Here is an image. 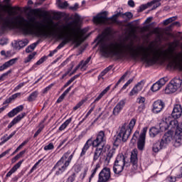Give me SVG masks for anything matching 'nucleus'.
I'll list each match as a JSON object with an SVG mask.
<instances>
[{
	"label": "nucleus",
	"instance_id": "obj_17",
	"mask_svg": "<svg viewBox=\"0 0 182 182\" xmlns=\"http://www.w3.org/2000/svg\"><path fill=\"white\" fill-rule=\"evenodd\" d=\"M164 107H166V104L164 102H163L161 100H158L153 104L152 112L155 114H157L158 113H160V112H161Z\"/></svg>",
	"mask_w": 182,
	"mask_h": 182
},
{
	"label": "nucleus",
	"instance_id": "obj_48",
	"mask_svg": "<svg viewBox=\"0 0 182 182\" xmlns=\"http://www.w3.org/2000/svg\"><path fill=\"white\" fill-rule=\"evenodd\" d=\"M90 107H91V108L90 109V110L87 112V113L85 116V119H87V117H89V116H90V114H92V112H93V110H95V107H96V105H95V102H92L90 105Z\"/></svg>",
	"mask_w": 182,
	"mask_h": 182
},
{
	"label": "nucleus",
	"instance_id": "obj_50",
	"mask_svg": "<svg viewBox=\"0 0 182 182\" xmlns=\"http://www.w3.org/2000/svg\"><path fill=\"white\" fill-rule=\"evenodd\" d=\"M176 19H177V16L170 17L164 21V25H168V23H171V22H173Z\"/></svg>",
	"mask_w": 182,
	"mask_h": 182
},
{
	"label": "nucleus",
	"instance_id": "obj_43",
	"mask_svg": "<svg viewBox=\"0 0 182 182\" xmlns=\"http://www.w3.org/2000/svg\"><path fill=\"white\" fill-rule=\"evenodd\" d=\"M19 60V58H15L9 60V61L6 62V65H7L8 68H11V66H14L16 62Z\"/></svg>",
	"mask_w": 182,
	"mask_h": 182
},
{
	"label": "nucleus",
	"instance_id": "obj_42",
	"mask_svg": "<svg viewBox=\"0 0 182 182\" xmlns=\"http://www.w3.org/2000/svg\"><path fill=\"white\" fill-rule=\"evenodd\" d=\"M99 168H100V165L98 164L96 165L95 168L91 171L92 173L89 178L90 182L92 181V178H93V177H95V176L96 175V173H97V170H99Z\"/></svg>",
	"mask_w": 182,
	"mask_h": 182
},
{
	"label": "nucleus",
	"instance_id": "obj_2",
	"mask_svg": "<svg viewBox=\"0 0 182 182\" xmlns=\"http://www.w3.org/2000/svg\"><path fill=\"white\" fill-rule=\"evenodd\" d=\"M35 21V17H31L26 20L22 16H16L13 21L9 16L4 18V14L0 13V22H2V26L5 29L16 26L22 31L24 35H35L38 38H56V31H47L41 28L35 29L33 26H31V23H34Z\"/></svg>",
	"mask_w": 182,
	"mask_h": 182
},
{
	"label": "nucleus",
	"instance_id": "obj_32",
	"mask_svg": "<svg viewBox=\"0 0 182 182\" xmlns=\"http://www.w3.org/2000/svg\"><path fill=\"white\" fill-rule=\"evenodd\" d=\"M34 15H38V16H48V12L45 11H41V9H35L32 10Z\"/></svg>",
	"mask_w": 182,
	"mask_h": 182
},
{
	"label": "nucleus",
	"instance_id": "obj_29",
	"mask_svg": "<svg viewBox=\"0 0 182 182\" xmlns=\"http://www.w3.org/2000/svg\"><path fill=\"white\" fill-rule=\"evenodd\" d=\"M111 85H108L103 91L97 97V98L94 100L93 103H97L99 102L102 97H103L109 90H110Z\"/></svg>",
	"mask_w": 182,
	"mask_h": 182
},
{
	"label": "nucleus",
	"instance_id": "obj_60",
	"mask_svg": "<svg viewBox=\"0 0 182 182\" xmlns=\"http://www.w3.org/2000/svg\"><path fill=\"white\" fill-rule=\"evenodd\" d=\"M23 86H25V82H21L16 87H15V88L14 89V92H18V90H19V89H21V87H23Z\"/></svg>",
	"mask_w": 182,
	"mask_h": 182
},
{
	"label": "nucleus",
	"instance_id": "obj_7",
	"mask_svg": "<svg viewBox=\"0 0 182 182\" xmlns=\"http://www.w3.org/2000/svg\"><path fill=\"white\" fill-rule=\"evenodd\" d=\"M70 151H68L64 153L60 159L55 164L52 171H55V176H60L66 171L68 167H69L73 156H75V151L71 154Z\"/></svg>",
	"mask_w": 182,
	"mask_h": 182
},
{
	"label": "nucleus",
	"instance_id": "obj_11",
	"mask_svg": "<svg viewBox=\"0 0 182 182\" xmlns=\"http://www.w3.org/2000/svg\"><path fill=\"white\" fill-rule=\"evenodd\" d=\"M112 21V22H116L117 21V17H115L114 15L107 18V11H103L98 14L97 16L93 17V22L95 23H106L107 21Z\"/></svg>",
	"mask_w": 182,
	"mask_h": 182
},
{
	"label": "nucleus",
	"instance_id": "obj_18",
	"mask_svg": "<svg viewBox=\"0 0 182 182\" xmlns=\"http://www.w3.org/2000/svg\"><path fill=\"white\" fill-rule=\"evenodd\" d=\"M124 106H126V100H120L113 109V116H119V114H120V112L123 110Z\"/></svg>",
	"mask_w": 182,
	"mask_h": 182
},
{
	"label": "nucleus",
	"instance_id": "obj_56",
	"mask_svg": "<svg viewBox=\"0 0 182 182\" xmlns=\"http://www.w3.org/2000/svg\"><path fill=\"white\" fill-rule=\"evenodd\" d=\"M147 8H150V5H149V3L141 5L139 6V12H143V11H146Z\"/></svg>",
	"mask_w": 182,
	"mask_h": 182
},
{
	"label": "nucleus",
	"instance_id": "obj_53",
	"mask_svg": "<svg viewBox=\"0 0 182 182\" xmlns=\"http://www.w3.org/2000/svg\"><path fill=\"white\" fill-rule=\"evenodd\" d=\"M85 102H86L85 100H82L81 101H80V102L73 107V110H77V109H79L81 106H83V105L85 104Z\"/></svg>",
	"mask_w": 182,
	"mask_h": 182
},
{
	"label": "nucleus",
	"instance_id": "obj_21",
	"mask_svg": "<svg viewBox=\"0 0 182 182\" xmlns=\"http://www.w3.org/2000/svg\"><path fill=\"white\" fill-rule=\"evenodd\" d=\"M26 116V112H22L20 114H18V116H16L8 125L7 129H12V127H14V126H15V124L19 123V122H21V120H22L23 119V117H25Z\"/></svg>",
	"mask_w": 182,
	"mask_h": 182
},
{
	"label": "nucleus",
	"instance_id": "obj_33",
	"mask_svg": "<svg viewBox=\"0 0 182 182\" xmlns=\"http://www.w3.org/2000/svg\"><path fill=\"white\" fill-rule=\"evenodd\" d=\"M148 5H149V7L152 6L151 10L154 11V9H157V8H159L161 4L160 1H159V0H153L150 2H148Z\"/></svg>",
	"mask_w": 182,
	"mask_h": 182
},
{
	"label": "nucleus",
	"instance_id": "obj_49",
	"mask_svg": "<svg viewBox=\"0 0 182 182\" xmlns=\"http://www.w3.org/2000/svg\"><path fill=\"white\" fill-rule=\"evenodd\" d=\"M15 134H16V131H14L10 135H9V136L4 138V140L1 142V144H4V143H6L8 140H11V139H12Z\"/></svg>",
	"mask_w": 182,
	"mask_h": 182
},
{
	"label": "nucleus",
	"instance_id": "obj_4",
	"mask_svg": "<svg viewBox=\"0 0 182 182\" xmlns=\"http://www.w3.org/2000/svg\"><path fill=\"white\" fill-rule=\"evenodd\" d=\"M98 43H100V52L105 58H114L115 56L117 60L127 59V55L123 53V51L119 50L120 45L117 42H106L101 38Z\"/></svg>",
	"mask_w": 182,
	"mask_h": 182
},
{
	"label": "nucleus",
	"instance_id": "obj_57",
	"mask_svg": "<svg viewBox=\"0 0 182 182\" xmlns=\"http://www.w3.org/2000/svg\"><path fill=\"white\" fill-rule=\"evenodd\" d=\"M55 149V146L53 143H50L48 145L44 146V150L48 151V150H53Z\"/></svg>",
	"mask_w": 182,
	"mask_h": 182
},
{
	"label": "nucleus",
	"instance_id": "obj_22",
	"mask_svg": "<svg viewBox=\"0 0 182 182\" xmlns=\"http://www.w3.org/2000/svg\"><path fill=\"white\" fill-rule=\"evenodd\" d=\"M124 164L122 163H117V161H114L113 166V171L114 174L119 175L123 170H124Z\"/></svg>",
	"mask_w": 182,
	"mask_h": 182
},
{
	"label": "nucleus",
	"instance_id": "obj_9",
	"mask_svg": "<svg viewBox=\"0 0 182 182\" xmlns=\"http://www.w3.org/2000/svg\"><path fill=\"white\" fill-rule=\"evenodd\" d=\"M173 140V132L168 131L164 134L161 140L156 141L152 147V150L154 153H159L160 150L166 149L167 144Z\"/></svg>",
	"mask_w": 182,
	"mask_h": 182
},
{
	"label": "nucleus",
	"instance_id": "obj_38",
	"mask_svg": "<svg viewBox=\"0 0 182 182\" xmlns=\"http://www.w3.org/2000/svg\"><path fill=\"white\" fill-rule=\"evenodd\" d=\"M56 4L60 9H66V8L69 6V4H68V1L62 2L60 0H58Z\"/></svg>",
	"mask_w": 182,
	"mask_h": 182
},
{
	"label": "nucleus",
	"instance_id": "obj_10",
	"mask_svg": "<svg viewBox=\"0 0 182 182\" xmlns=\"http://www.w3.org/2000/svg\"><path fill=\"white\" fill-rule=\"evenodd\" d=\"M181 85L182 77H176L173 78L165 88V93H166V95H170V93H174L177 92V90L181 87Z\"/></svg>",
	"mask_w": 182,
	"mask_h": 182
},
{
	"label": "nucleus",
	"instance_id": "obj_3",
	"mask_svg": "<svg viewBox=\"0 0 182 182\" xmlns=\"http://www.w3.org/2000/svg\"><path fill=\"white\" fill-rule=\"evenodd\" d=\"M105 131H100L97 134L95 139H92L90 138L84 144L82 151L80 154V157H83L87 151L89 149H90V146L92 147H96L94 155H93V161H97L99 160V157H100L106 150L104 149L105 144H106V139H105Z\"/></svg>",
	"mask_w": 182,
	"mask_h": 182
},
{
	"label": "nucleus",
	"instance_id": "obj_23",
	"mask_svg": "<svg viewBox=\"0 0 182 182\" xmlns=\"http://www.w3.org/2000/svg\"><path fill=\"white\" fill-rule=\"evenodd\" d=\"M28 43H29V40L28 39L21 40V41H19L18 42H16L14 43V48L16 50H21V49H22L23 48H25V46H26Z\"/></svg>",
	"mask_w": 182,
	"mask_h": 182
},
{
	"label": "nucleus",
	"instance_id": "obj_19",
	"mask_svg": "<svg viewBox=\"0 0 182 182\" xmlns=\"http://www.w3.org/2000/svg\"><path fill=\"white\" fill-rule=\"evenodd\" d=\"M182 114V107L180 104H176L173 106V111L171 112V117L173 119H180Z\"/></svg>",
	"mask_w": 182,
	"mask_h": 182
},
{
	"label": "nucleus",
	"instance_id": "obj_24",
	"mask_svg": "<svg viewBox=\"0 0 182 182\" xmlns=\"http://www.w3.org/2000/svg\"><path fill=\"white\" fill-rule=\"evenodd\" d=\"M22 110H23V105H19L16 108L13 109L11 111H10L7 114V116L8 117H10V118L15 117V116H16L18 113H21Z\"/></svg>",
	"mask_w": 182,
	"mask_h": 182
},
{
	"label": "nucleus",
	"instance_id": "obj_34",
	"mask_svg": "<svg viewBox=\"0 0 182 182\" xmlns=\"http://www.w3.org/2000/svg\"><path fill=\"white\" fill-rule=\"evenodd\" d=\"M159 133H160V129H159V128L152 127L149 129V136H150V137H156L157 136V134H159Z\"/></svg>",
	"mask_w": 182,
	"mask_h": 182
},
{
	"label": "nucleus",
	"instance_id": "obj_27",
	"mask_svg": "<svg viewBox=\"0 0 182 182\" xmlns=\"http://www.w3.org/2000/svg\"><path fill=\"white\" fill-rule=\"evenodd\" d=\"M170 121V117L165 119V121H162L159 124V129L161 132H166L168 129V122Z\"/></svg>",
	"mask_w": 182,
	"mask_h": 182
},
{
	"label": "nucleus",
	"instance_id": "obj_40",
	"mask_svg": "<svg viewBox=\"0 0 182 182\" xmlns=\"http://www.w3.org/2000/svg\"><path fill=\"white\" fill-rule=\"evenodd\" d=\"M43 129H45V125L43 124V122H42L39 124V128L36 131V132L34 134L33 139H36V137H38V136H39V134H41V133L42 130H43Z\"/></svg>",
	"mask_w": 182,
	"mask_h": 182
},
{
	"label": "nucleus",
	"instance_id": "obj_14",
	"mask_svg": "<svg viewBox=\"0 0 182 182\" xmlns=\"http://www.w3.org/2000/svg\"><path fill=\"white\" fill-rule=\"evenodd\" d=\"M148 129L147 127H144L138 139L137 149L138 150H140V151H143L146 146V133H147Z\"/></svg>",
	"mask_w": 182,
	"mask_h": 182
},
{
	"label": "nucleus",
	"instance_id": "obj_28",
	"mask_svg": "<svg viewBox=\"0 0 182 182\" xmlns=\"http://www.w3.org/2000/svg\"><path fill=\"white\" fill-rule=\"evenodd\" d=\"M127 159V157L124 156L123 154H119L117 156L115 161H117V163H121L122 164H124V166H126V164H127V161H126Z\"/></svg>",
	"mask_w": 182,
	"mask_h": 182
},
{
	"label": "nucleus",
	"instance_id": "obj_62",
	"mask_svg": "<svg viewBox=\"0 0 182 182\" xmlns=\"http://www.w3.org/2000/svg\"><path fill=\"white\" fill-rule=\"evenodd\" d=\"M21 96V92H17L10 97V99L12 100H15L17 97H19Z\"/></svg>",
	"mask_w": 182,
	"mask_h": 182
},
{
	"label": "nucleus",
	"instance_id": "obj_52",
	"mask_svg": "<svg viewBox=\"0 0 182 182\" xmlns=\"http://www.w3.org/2000/svg\"><path fill=\"white\" fill-rule=\"evenodd\" d=\"M36 55V52H33V53L28 55V56L24 59V63H29V62H31V60L33 58H35V55Z\"/></svg>",
	"mask_w": 182,
	"mask_h": 182
},
{
	"label": "nucleus",
	"instance_id": "obj_26",
	"mask_svg": "<svg viewBox=\"0 0 182 182\" xmlns=\"http://www.w3.org/2000/svg\"><path fill=\"white\" fill-rule=\"evenodd\" d=\"M22 163H23V160L18 161L15 166H14V167L6 173V177L7 178L8 177H11L14 173H15L16 170H18V168L22 166Z\"/></svg>",
	"mask_w": 182,
	"mask_h": 182
},
{
	"label": "nucleus",
	"instance_id": "obj_46",
	"mask_svg": "<svg viewBox=\"0 0 182 182\" xmlns=\"http://www.w3.org/2000/svg\"><path fill=\"white\" fill-rule=\"evenodd\" d=\"M78 34L75 33L76 35L78 36V38H83L85 33H87V28H82V29H78L77 30Z\"/></svg>",
	"mask_w": 182,
	"mask_h": 182
},
{
	"label": "nucleus",
	"instance_id": "obj_25",
	"mask_svg": "<svg viewBox=\"0 0 182 182\" xmlns=\"http://www.w3.org/2000/svg\"><path fill=\"white\" fill-rule=\"evenodd\" d=\"M181 138H182V131H177L175 132V142L173 144V146L175 147H180L181 146Z\"/></svg>",
	"mask_w": 182,
	"mask_h": 182
},
{
	"label": "nucleus",
	"instance_id": "obj_47",
	"mask_svg": "<svg viewBox=\"0 0 182 182\" xmlns=\"http://www.w3.org/2000/svg\"><path fill=\"white\" fill-rule=\"evenodd\" d=\"M160 89H161V87L157 82L153 84V85L151 87V90L152 92H157L158 90H160Z\"/></svg>",
	"mask_w": 182,
	"mask_h": 182
},
{
	"label": "nucleus",
	"instance_id": "obj_61",
	"mask_svg": "<svg viewBox=\"0 0 182 182\" xmlns=\"http://www.w3.org/2000/svg\"><path fill=\"white\" fill-rule=\"evenodd\" d=\"M8 65L6 63H4L2 65L0 66V72H4V70H6L8 69Z\"/></svg>",
	"mask_w": 182,
	"mask_h": 182
},
{
	"label": "nucleus",
	"instance_id": "obj_39",
	"mask_svg": "<svg viewBox=\"0 0 182 182\" xmlns=\"http://www.w3.org/2000/svg\"><path fill=\"white\" fill-rule=\"evenodd\" d=\"M72 122V118H69L67 119L64 123H63L60 127H59L60 132L63 131L70 123Z\"/></svg>",
	"mask_w": 182,
	"mask_h": 182
},
{
	"label": "nucleus",
	"instance_id": "obj_51",
	"mask_svg": "<svg viewBox=\"0 0 182 182\" xmlns=\"http://www.w3.org/2000/svg\"><path fill=\"white\" fill-rule=\"evenodd\" d=\"M139 131H136L134 133L133 136L131 139V143H132V144H134L136 143V141H137V138L139 137Z\"/></svg>",
	"mask_w": 182,
	"mask_h": 182
},
{
	"label": "nucleus",
	"instance_id": "obj_45",
	"mask_svg": "<svg viewBox=\"0 0 182 182\" xmlns=\"http://www.w3.org/2000/svg\"><path fill=\"white\" fill-rule=\"evenodd\" d=\"M127 75H129V71H127L121 77L120 79L118 80V82L116 83L115 86L114 87L113 89H116L117 87V86H119L120 85V83L122 82V80H124V79H126V77L127 76Z\"/></svg>",
	"mask_w": 182,
	"mask_h": 182
},
{
	"label": "nucleus",
	"instance_id": "obj_41",
	"mask_svg": "<svg viewBox=\"0 0 182 182\" xmlns=\"http://www.w3.org/2000/svg\"><path fill=\"white\" fill-rule=\"evenodd\" d=\"M12 73V70H9L6 73H3L0 75V82H4V80H6L8 79V76Z\"/></svg>",
	"mask_w": 182,
	"mask_h": 182
},
{
	"label": "nucleus",
	"instance_id": "obj_36",
	"mask_svg": "<svg viewBox=\"0 0 182 182\" xmlns=\"http://www.w3.org/2000/svg\"><path fill=\"white\" fill-rule=\"evenodd\" d=\"M92 60V56H90L87 58V60L84 61V60H82L79 65H80L81 67V70H86V68H87V63H89V62H90V60Z\"/></svg>",
	"mask_w": 182,
	"mask_h": 182
},
{
	"label": "nucleus",
	"instance_id": "obj_44",
	"mask_svg": "<svg viewBox=\"0 0 182 182\" xmlns=\"http://www.w3.org/2000/svg\"><path fill=\"white\" fill-rule=\"evenodd\" d=\"M168 82V78L167 77H164L158 80L156 82L159 84L161 87H163L166 85V82Z\"/></svg>",
	"mask_w": 182,
	"mask_h": 182
},
{
	"label": "nucleus",
	"instance_id": "obj_16",
	"mask_svg": "<svg viewBox=\"0 0 182 182\" xmlns=\"http://www.w3.org/2000/svg\"><path fill=\"white\" fill-rule=\"evenodd\" d=\"M137 149H134L131 152L130 163L132 165L134 171H136L139 168V158L137 156Z\"/></svg>",
	"mask_w": 182,
	"mask_h": 182
},
{
	"label": "nucleus",
	"instance_id": "obj_31",
	"mask_svg": "<svg viewBox=\"0 0 182 182\" xmlns=\"http://www.w3.org/2000/svg\"><path fill=\"white\" fill-rule=\"evenodd\" d=\"M111 85H108L103 91L97 97V98L94 100L93 103H97L99 102L102 97H103L109 90H110Z\"/></svg>",
	"mask_w": 182,
	"mask_h": 182
},
{
	"label": "nucleus",
	"instance_id": "obj_8",
	"mask_svg": "<svg viewBox=\"0 0 182 182\" xmlns=\"http://www.w3.org/2000/svg\"><path fill=\"white\" fill-rule=\"evenodd\" d=\"M70 151H68L64 153L60 159L55 164L52 171H55V176H60L66 171L68 167H69L73 156H75V151L71 154Z\"/></svg>",
	"mask_w": 182,
	"mask_h": 182
},
{
	"label": "nucleus",
	"instance_id": "obj_59",
	"mask_svg": "<svg viewBox=\"0 0 182 182\" xmlns=\"http://www.w3.org/2000/svg\"><path fill=\"white\" fill-rule=\"evenodd\" d=\"M145 109H146V104H141L138 107V109H137L136 112L138 113H141L143 112V110H144Z\"/></svg>",
	"mask_w": 182,
	"mask_h": 182
},
{
	"label": "nucleus",
	"instance_id": "obj_6",
	"mask_svg": "<svg viewBox=\"0 0 182 182\" xmlns=\"http://www.w3.org/2000/svg\"><path fill=\"white\" fill-rule=\"evenodd\" d=\"M137 120L135 118L131 119L129 124L124 123L121 127H119L118 131L117 132V135L114 136V146L115 147H119L121 143H126L136 126V122Z\"/></svg>",
	"mask_w": 182,
	"mask_h": 182
},
{
	"label": "nucleus",
	"instance_id": "obj_55",
	"mask_svg": "<svg viewBox=\"0 0 182 182\" xmlns=\"http://www.w3.org/2000/svg\"><path fill=\"white\" fill-rule=\"evenodd\" d=\"M76 180V173H73L66 180V182H73Z\"/></svg>",
	"mask_w": 182,
	"mask_h": 182
},
{
	"label": "nucleus",
	"instance_id": "obj_5",
	"mask_svg": "<svg viewBox=\"0 0 182 182\" xmlns=\"http://www.w3.org/2000/svg\"><path fill=\"white\" fill-rule=\"evenodd\" d=\"M73 25V22H70L67 25H63L61 26V28L63 29H66L67 28H69L70 31L73 32V34L69 33H61L58 35L56 33V36L58 39H60L62 42L58 46L57 49H62L65 46V45H68V43L72 42L73 43H75V46H80L82 44V38L76 34V28L74 27H70ZM55 36V38H56Z\"/></svg>",
	"mask_w": 182,
	"mask_h": 182
},
{
	"label": "nucleus",
	"instance_id": "obj_13",
	"mask_svg": "<svg viewBox=\"0 0 182 182\" xmlns=\"http://www.w3.org/2000/svg\"><path fill=\"white\" fill-rule=\"evenodd\" d=\"M168 123V129H170L168 132H172L173 135L174 134V130L175 132H182V122L178 124L177 118H171V117H170Z\"/></svg>",
	"mask_w": 182,
	"mask_h": 182
},
{
	"label": "nucleus",
	"instance_id": "obj_54",
	"mask_svg": "<svg viewBox=\"0 0 182 182\" xmlns=\"http://www.w3.org/2000/svg\"><path fill=\"white\" fill-rule=\"evenodd\" d=\"M45 60H46V56H43L39 60H38L36 64L33 66V68H35V66H38L39 65H42V63H43V62H45Z\"/></svg>",
	"mask_w": 182,
	"mask_h": 182
},
{
	"label": "nucleus",
	"instance_id": "obj_1",
	"mask_svg": "<svg viewBox=\"0 0 182 182\" xmlns=\"http://www.w3.org/2000/svg\"><path fill=\"white\" fill-rule=\"evenodd\" d=\"M138 49L143 52L141 60L148 66H153L160 59H163V60H170V65L172 67L177 68L182 71V53H174V48L168 47V49L161 53L159 52V50L151 46L145 48L143 46H139Z\"/></svg>",
	"mask_w": 182,
	"mask_h": 182
},
{
	"label": "nucleus",
	"instance_id": "obj_20",
	"mask_svg": "<svg viewBox=\"0 0 182 182\" xmlns=\"http://www.w3.org/2000/svg\"><path fill=\"white\" fill-rule=\"evenodd\" d=\"M144 83H146L144 80L138 82L129 92V96H134V95H137L139 92H141L143 87L144 86Z\"/></svg>",
	"mask_w": 182,
	"mask_h": 182
},
{
	"label": "nucleus",
	"instance_id": "obj_64",
	"mask_svg": "<svg viewBox=\"0 0 182 182\" xmlns=\"http://www.w3.org/2000/svg\"><path fill=\"white\" fill-rule=\"evenodd\" d=\"M166 180H167L168 182H176V180H177V178L173 177V176H168L166 178Z\"/></svg>",
	"mask_w": 182,
	"mask_h": 182
},
{
	"label": "nucleus",
	"instance_id": "obj_58",
	"mask_svg": "<svg viewBox=\"0 0 182 182\" xmlns=\"http://www.w3.org/2000/svg\"><path fill=\"white\" fill-rule=\"evenodd\" d=\"M136 102H138L139 105H144L146 98L144 97H139L136 99Z\"/></svg>",
	"mask_w": 182,
	"mask_h": 182
},
{
	"label": "nucleus",
	"instance_id": "obj_35",
	"mask_svg": "<svg viewBox=\"0 0 182 182\" xmlns=\"http://www.w3.org/2000/svg\"><path fill=\"white\" fill-rule=\"evenodd\" d=\"M115 153H116V149H109L105 158V161H107V163H109L110 160L112 159V157L114 156Z\"/></svg>",
	"mask_w": 182,
	"mask_h": 182
},
{
	"label": "nucleus",
	"instance_id": "obj_12",
	"mask_svg": "<svg viewBox=\"0 0 182 182\" xmlns=\"http://www.w3.org/2000/svg\"><path fill=\"white\" fill-rule=\"evenodd\" d=\"M122 48L124 49L125 52H129L132 59H137L139 55H140V51L134 49V43H133V42H129L127 44H123Z\"/></svg>",
	"mask_w": 182,
	"mask_h": 182
},
{
	"label": "nucleus",
	"instance_id": "obj_37",
	"mask_svg": "<svg viewBox=\"0 0 182 182\" xmlns=\"http://www.w3.org/2000/svg\"><path fill=\"white\" fill-rule=\"evenodd\" d=\"M39 95V92L38 91L33 92L27 98L28 102H35L36 100V97H38V95Z\"/></svg>",
	"mask_w": 182,
	"mask_h": 182
},
{
	"label": "nucleus",
	"instance_id": "obj_15",
	"mask_svg": "<svg viewBox=\"0 0 182 182\" xmlns=\"http://www.w3.org/2000/svg\"><path fill=\"white\" fill-rule=\"evenodd\" d=\"M110 168H104L99 173L97 182H107L110 180Z\"/></svg>",
	"mask_w": 182,
	"mask_h": 182
},
{
	"label": "nucleus",
	"instance_id": "obj_30",
	"mask_svg": "<svg viewBox=\"0 0 182 182\" xmlns=\"http://www.w3.org/2000/svg\"><path fill=\"white\" fill-rule=\"evenodd\" d=\"M111 85H108L103 91L97 97V98L94 100L93 103H97L99 102L102 97H103L109 90H110Z\"/></svg>",
	"mask_w": 182,
	"mask_h": 182
},
{
	"label": "nucleus",
	"instance_id": "obj_63",
	"mask_svg": "<svg viewBox=\"0 0 182 182\" xmlns=\"http://www.w3.org/2000/svg\"><path fill=\"white\" fill-rule=\"evenodd\" d=\"M104 33L107 35V36L110 35V33H112V28L109 27L106 28L104 31Z\"/></svg>",
	"mask_w": 182,
	"mask_h": 182
}]
</instances>
